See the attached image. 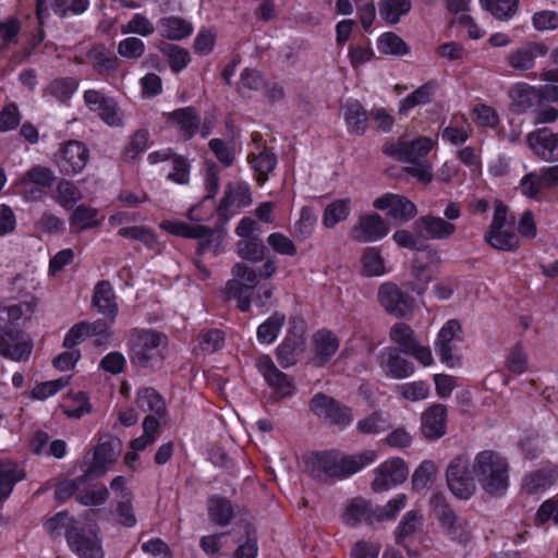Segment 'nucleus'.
I'll list each match as a JSON object with an SVG mask.
<instances>
[{
    "label": "nucleus",
    "instance_id": "f257e3e1",
    "mask_svg": "<svg viewBox=\"0 0 558 558\" xmlns=\"http://www.w3.org/2000/svg\"><path fill=\"white\" fill-rule=\"evenodd\" d=\"M375 458L376 452L373 450L350 456L335 450L322 451L314 453L306 460V469L311 476L317 481H327L332 477L343 478L371 464Z\"/></svg>",
    "mask_w": 558,
    "mask_h": 558
},
{
    "label": "nucleus",
    "instance_id": "f03ea898",
    "mask_svg": "<svg viewBox=\"0 0 558 558\" xmlns=\"http://www.w3.org/2000/svg\"><path fill=\"white\" fill-rule=\"evenodd\" d=\"M433 145L434 143L429 137H418L411 142L400 138L397 143L386 144L384 153L408 162L407 173L416 178L417 181L428 184L433 179V172L426 156L432 150Z\"/></svg>",
    "mask_w": 558,
    "mask_h": 558
},
{
    "label": "nucleus",
    "instance_id": "7ed1b4c3",
    "mask_svg": "<svg viewBox=\"0 0 558 558\" xmlns=\"http://www.w3.org/2000/svg\"><path fill=\"white\" fill-rule=\"evenodd\" d=\"M509 465L498 452L483 450L473 462V473L481 487L492 496H501L509 485Z\"/></svg>",
    "mask_w": 558,
    "mask_h": 558
},
{
    "label": "nucleus",
    "instance_id": "20e7f679",
    "mask_svg": "<svg viewBox=\"0 0 558 558\" xmlns=\"http://www.w3.org/2000/svg\"><path fill=\"white\" fill-rule=\"evenodd\" d=\"M167 345L165 333L153 329H134L130 337L131 362L144 368L159 365Z\"/></svg>",
    "mask_w": 558,
    "mask_h": 558
},
{
    "label": "nucleus",
    "instance_id": "39448f33",
    "mask_svg": "<svg viewBox=\"0 0 558 558\" xmlns=\"http://www.w3.org/2000/svg\"><path fill=\"white\" fill-rule=\"evenodd\" d=\"M430 505L444 534L449 539L460 544H468L472 539V530L469 522L456 514L441 494H434Z\"/></svg>",
    "mask_w": 558,
    "mask_h": 558
},
{
    "label": "nucleus",
    "instance_id": "423d86ee",
    "mask_svg": "<svg viewBox=\"0 0 558 558\" xmlns=\"http://www.w3.org/2000/svg\"><path fill=\"white\" fill-rule=\"evenodd\" d=\"M231 272L233 278L226 283V296L228 300H235L242 312H247L251 308L253 290L258 284V275L245 263H236Z\"/></svg>",
    "mask_w": 558,
    "mask_h": 558
},
{
    "label": "nucleus",
    "instance_id": "0eeeda50",
    "mask_svg": "<svg viewBox=\"0 0 558 558\" xmlns=\"http://www.w3.org/2000/svg\"><path fill=\"white\" fill-rule=\"evenodd\" d=\"M54 181L56 175L50 168L35 165L21 175L15 186L25 202L38 203L45 201L46 191L53 185Z\"/></svg>",
    "mask_w": 558,
    "mask_h": 558
},
{
    "label": "nucleus",
    "instance_id": "6e6552de",
    "mask_svg": "<svg viewBox=\"0 0 558 558\" xmlns=\"http://www.w3.org/2000/svg\"><path fill=\"white\" fill-rule=\"evenodd\" d=\"M308 407L314 415L331 426L345 428L353 421V414L349 407L323 392L314 395Z\"/></svg>",
    "mask_w": 558,
    "mask_h": 558
},
{
    "label": "nucleus",
    "instance_id": "1a4fd4ad",
    "mask_svg": "<svg viewBox=\"0 0 558 558\" xmlns=\"http://www.w3.org/2000/svg\"><path fill=\"white\" fill-rule=\"evenodd\" d=\"M446 480L450 492L459 499H469L476 490L470 460L465 456H457L450 461L446 470Z\"/></svg>",
    "mask_w": 558,
    "mask_h": 558
},
{
    "label": "nucleus",
    "instance_id": "9d476101",
    "mask_svg": "<svg viewBox=\"0 0 558 558\" xmlns=\"http://www.w3.org/2000/svg\"><path fill=\"white\" fill-rule=\"evenodd\" d=\"M252 140L253 148L247 154V162L254 173L256 183L263 186L276 170L278 159L274 149L263 142L259 133H253Z\"/></svg>",
    "mask_w": 558,
    "mask_h": 558
},
{
    "label": "nucleus",
    "instance_id": "9b49d317",
    "mask_svg": "<svg viewBox=\"0 0 558 558\" xmlns=\"http://www.w3.org/2000/svg\"><path fill=\"white\" fill-rule=\"evenodd\" d=\"M70 549L80 558H102L104 550L96 527L86 526L80 522L66 533Z\"/></svg>",
    "mask_w": 558,
    "mask_h": 558
},
{
    "label": "nucleus",
    "instance_id": "f8f14e48",
    "mask_svg": "<svg viewBox=\"0 0 558 558\" xmlns=\"http://www.w3.org/2000/svg\"><path fill=\"white\" fill-rule=\"evenodd\" d=\"M88 159V148L78 141H69L62 144L54 157L59 171L64 175L80 173L86 167Z\"/></svg>",
    "mask_w": 558,
    "mask_h": 558
},
{
    "label": "nucleus",
    "instance_id": "ddd939ff",
    "mask_svg": "<svg viewBox=\"0 0 558 558\" xmlns=\"http://www.w3.org/2000/svg\"><path fill=\"white\" fill-rule=\"evenodd\" d=\"M378 301L390 315L397 318L411 315L414 307V299L393 282H385L379 287Z\"/></svg>",
    "mask_w": 558,
    "mask_h": 558
},
{
    "label": "nucleus",
    "instance_id": "4468645a",
    "mask_svg": "<svg viewBox=\"0 0 558 558\" xmlns=\"http://www.w3.org/2000/svg\"><path fill=\"white\" fill-rule=\"evenodd\" d=\"M84 101L107 125L116 128L123 125V113L112 97L100 90L88 89L84 93Z\"/></svg>",
    "mask_w": 558,
    "mask_h": 558
},
{
    "label": "nucleus",
    "instance_id": "2eb2a0df",
    "mask_svg": "<svg viewBox=\"0 0 558 558\" xmlns=\"http://www.w3.org/2000/svg\"><path fill=\"white\" fill-rule=\"evenodd\" d=\"M268 386L280 397L288 398L294 395L295 385L291 377L281 372L269 355H260L255 363Z\"/></svg>",
    "mask_w": 558,
    "mask_h": 558
},
{
    "label": "nucleus",
    "instance_id": "dca6fc26",
    "mask_svg": "<svg viewBox=\"0 0 558 558\" xmlns=\"http://www.w3.org/2000/svg\"><path fill=\"white\" fill-rule=\"evenodd\" d=\"M526 144L533 154L545 162L558 161V133L539 128L526 135Z\"/></svg>",
    "mask_w": 558,
    "mask_h": 558
},
{
    "label": "nucleus",
    "instance_id": "f3484780",
    "mask_svg": "<svg viewBox=\"0 0 558 558\" xmlns=\"http://www.w3.org/2000/svg\"><path fill=\"white\" fill-rule=\"evenodd\" d=\"M558 186V163L543 167L538 171L525 174L520 182V190L523 195L530 198H538L544 190Z\"/></svg>",
    "mask_w": 558,
    "mask_h": 558
},
{
    "label": "nucleus",
    "instance_id": "a211bd4d",
    "mask_svg": "<svg viewBox=\"0 0 558 558\" xmlns=\"http://www.w3.org/2000/svg\"><path fill=\"white\" fill-rule=\"evenodd\" d=\"M408 468L400 458L389 459L375 469L372 489L375 493L388 490L403 483L408 476Z\"/></svg>",
    "mask_w": 558,
    "mask_h": 558
},
{
    "label": "nucleus",
    "instance_id": "6ab92c4d",
    "mask_svg": "<svg viewBox=\"0 0 558 558\" xmlns=\"http://www.w3.org/2000/svg\"><path fill=\"white\" fill-rule=\"evenodd\" d=\"M373 206L376 209L386 210L389 218L400 223L413 219L417 214L415 204L399 194L386 193L377 197Z\"/></svg>",
    "mask_w": 558,
    "mask_h": 558
},
{
    "label": "nucleus",
    "instance_id": "aec40b11",
    "mask_svg": "<svg viewBox=\"0 0 558 558\" xmlns=\"http://www.w3.org/2000/svg\"><path fill=\"white\" fill-rule=\"evenodd\" d=\"M388 232V225L378 214H365L359 217L350 236L354 241L368 243L385 238Z\"/></svg>",
    "mask_w": 558,
    "mask_h": 558
},
{
    "label": "nucleus",
    "instance_id": "412c9836",
    "mask_svg": "<svg viewBox=\"0 0 558 558\" xmlns=\"http://www.w3.org/2000/svg\"><path fill=\"white\" fill-rule=\"evenodd\" d=\"M33 344L29 337L21 331L0 328V355L13 360H27Z\"/></svg>",
    "mask_w": 558,
    "mask_h": 558
},
{
    "label": "nucleus",
    "instance_id": "4be33fe9",
    "mask_svg": "<svg viewBox=\"0 0 558 558\" xmlns=\"http://www.w3.org/2000/svg\"><path fill=\"white\" fill-rule=\"evenodd\" d=\"M548 51L549 48L546 44L529 41L509 52L506 61L514 71L526 72L534 68L537 58L545 57Z\"/></svg>",
    "mask_w": 558,
    "mask_h": 558
},
{
    "label": "nucleus",
    "instance_id": "5701e85b",
    "mask_svg": "<svg viewBox=\"0 0 558 558\" xmlns=\"http://www.w3.org/2000/svg\"><path fill=\"white\" fill-rule=\"evenodd\" d=\"M160 227L168 233L186 238V239H199L197 253L203 254L206 252L210 243L216 240V234L213 229L202 225H189L186 222L179 221H163Z\"/></svg>",
    "mask_w": 558,
    "mask_h": 558
},
{
    "label": "nucleus",
    "instance_id": "b1692460",
    "mask_svg": "<svg viewBox=\"0 0 558 558\" xmlns=\"http://www.w3.org/2000/svg\"><path fill=\"white\" fill-rule=\"evenodd\" d=\"M461 331V325L456 319H450L440 329L435 349L442 363L448 366H454L459 363V357L454 353L456 342L459 341V332Z\"/></svg>",
    "mask_w": 558,
    "mask_h": 558
},
{
    "label": "nucleus",
    "instance_id": "393cba45",
    "mask_svg": "<svg viewBox=\"0 0 558 558\" xmlns=\"http://www.w3.org/2000/svg\"><path fill=\"white\" fill-rule=\"evenodd\" d=\"M395 347L385 348L377 356L379 366L384 374L393 379H403L414 373V365L402 357Z\"/></svg>",
    "mask_w": 558,
    "mask_h": 558
},
{
    "label": "nucleus",
    "instance_id": "a878e982",
    "mask_svg": "<svg viewBox=\"0 0 558 558\" xmlns=\"http://www.w3.org/2000/svg\"><path fill=\"white\" fill-rule=\"evenodd\" d=\"M414 229L425 240H445L454 234L457 227L440 217L426 215L414 222Z\"/></svg>",
    "mask_w": 558,
    "mask_h": 558
},
{
    "label": "nucleus",
    "instance_id": "bb28decb",
    "mask_svg": "<svg viewBox=\"0 0 558 558\" xmlns=\"http://www.w3.org/2000/svg\"><path fill=\"white\" fill-rule=\"evenodd\" d=\"M424 526V515L418 510H410L408 511L395 529L393 535L395 541L398 545L402 546L408 555H417V551L412 550L408 541L415 537L423 531Z\"/></svg>",
    "mask_w": 558,
    "mask_h": 558
},
{
    "label": "nucleus",
    "instance_id": "cd10ccee",
    "mask_svg": "<svg viewBox=\"0 0 558 558\" xmlns=\"http://www.w3.org/2000/svg\"><path fill=\"white\" fill-rule=\"evenodd\" d=\"M36 16L40 25L49 16V8L64 17L69 13L81 14L88 8V0H35Z\"/></svg>",
    "mask_w": 558,
    "mask_h": 558
},
{
    "label": "nucleus",
    "instance_id": "c85d7f7f",
    "mask_svg": "<svg viewBox=\"0 0 558 558\" xmlns=\"http://www.w3.org/2000/svg\"><path fill=\"white\" fill-rule=\"evenodd\" d=\"M511 106L517 113H525L534 109L538 100H542V87L527 83H517L509 90Z\"/></svg>",
    "mask_w": 558,
    "mask_h": 558
},
{
    "label": "nucleus",
    "instance_id": "c756f323",
    "mask_svg": "<svg viewBox=\"0 0 558 558\" xmlns=\"http://www.w3.org/2000/svg\"><path fill=\"white\" fill-rule=\"evenodd\" d=\"M167 121L179 130L185 141H189L197 133L202 119L194 107H184L169 112Z\"/></svg>",
    "mask_w": 558,
    "mask_h": 558
},
{
    "label": "nucleus",
    "instance_id": "7c9ffc66",
    "mask_svg": "<svg viewBox=\"0 0 558 558\" xmlns=\"http://www.w3.org/2000/svg\"><path fill=\"white\" fill-rule=\"evenodd\" d=\"M447 409L442 404H434L422 414L421 430L425 438L434 440L446 434Z\"/></svg>",
    "mask_w": 558,
    "mask_h": 558
},
{
    "label": "nucleus",
    "instance_id": "2f4dec72",
    "mask_svg": "<svg viewBox=\"0 0 558 558\" xmlns=\"http://www.w3.org/2000/svg\"><path fill=\"white\" fill-rule=\"evenodd\" d=\"M75 61L80 64L90 63L100 75L113 73L119 66V59L104 45H96L90 48L86 53V60L82 57H75Z\"/></svg>",
    "mask_w": 558,
    "mask_h": 558
},
{
    "label": "nucleus",
    "instance_id": "473e14b6",
    "mask_svg": "<svg viewBox=\"0 0 558 558\" xmlns=\"http://www.w3.org/2000/svg\"><path fill=\"white\" fill-rule=\"evenodd\" d=\"M92 304L100 314L109 317L110 324L114 322L118 305L113 288L109 281L101 280L95 286Z\"/></svg>",
    "mask_w": 558,
    "mask_h": 558
},
{
    "label": "nucleus",
    "instance_id": "72a5a7b5",
    "mask_svg": "<svg viewBox=\"0 0 558 558\" xmlns=\"http://www.w3.org/2000/svg\"><path fill=\"white\" fill-rule=\"evenodd\" d=\"M118 457L117 445L113 441H101L94 450V459L87 469V476H101L114 463Z\"/></svg>",
    "mask_w": 558,
    "mask_h": 558
},
{
    "label": "nucleus",
    "instance_id": "f704fd0d",
    "mask_svg": "<svg viewBox=\"0 0 558 558\" xmlns=\"http://www.w3.org/2000/svg\"><path fill=\"white\" fill-rule=\"evenodd\" d=\"M34 298L25 301L8 300L0 303V322L17 324L20 320L28 319L35 310Z\"/></svg>",
    "mask_w": 558,
    "mask_h": 558
},
{
    "label": "nucleus",
    "instance_id": "c9c22d12",
    "mask_svg": "<svg viewBox=\"0 0 558 558\" xmlns=\"http://www.w3.org/2000/svg\"><path fill=\"white\" fill-rule=\"evenodd\" d=\"M343 116L351 134L361 136L366 132L369 113L357 100H348L345 102Z\"/></svg>",
    "mask_w": 558,
    "mask_h": 558
},
{
    "label": "nucleus",
    "instance_id": "e433bc0d",
    "mask_svg": "<svg viewBox=\"0 0 558 558\" xmlns=\"http://www.w3.org/2000/svg\"><path fill=\"white\" fill-rule=\"evenodd\" d=\"M339 341L337 337L327 330H319L314 336V357L313 363L316 366L325 365L337 352Z\"/></svg>",
    "mask_w": 558,
    "mask_h": 558
},
{
    "label": "nucleus",
    "instance_id": "4c0bfd02",
    "mask_svg": "<svg viewBox=\"0 0 558 558\" xmlns=\"http://www.w3.org/2000/svg\"><path fill=\"white\" fill-rule=\"evenodd\" d=\"M558 480V469H541L526 474L522 487L529 495H535L548 489Z\"/></svg>",
    "mask_w": 558,
    "mask_h": 558
},
{
    "label": "nucleus",
    "instance_id": "58836bf2",
    "mask_svg": "<svg viewBox=\"0 0 558 558\" xmlns=\"http://www.w3.org/2000/svg\"><path fill=\"white\" fill-rule=\"evenodd\" d=\"M484 241L490 247L502 252H515L520 247V236L513 228L487 229Z\"/></svg>",
    "mask_w": 558,
    "mask_h": 558
},
{
    "label": "nucleus",
    "instance_id": "ea45409f",
    "mask_svg": "<svg viewBox=\"0 0 558 558\" xmlns=\"http://www.w3.org/2000/svg\"><path fill=\"white\" fill-rule=\"evenodd\" d=\"M207 511L210 521L219 526L228 525L234 514L231 501L219 495H213L208 498Z\"/></svg>",
    "mask_w": 558,
    "mask_h": 558
},
{
    "label": "nucleus",
    "instance_id": "a19ab883",
    "mask_svg": "<svg viewBox=\"0 0 558 558\" xmlns=\"http://www.w3.org/2000/svg\"><path fill=\"white\" fill-rule=\"evenodd\" d=\"M437 88L438 83L435 80H430L416 88L413 93L401 100L399 107L400 114H407L416 106L429 104L433 100Z\"/></svg>",
    "mask_w": 558,
    "mask_h": 558
},
{
    "label": "nucleus",
    "instance_id": "79ce46f5",
    "mask_svg": "<svg viewBox=\"0 0 558 558\" xmlns=\"http://www.w3.org/2000/svg\"><path fill=\"white\" fill-rule=\"evenodd\" d=\"M158 31L162 37L181 40L192 34L193 26L182 17L167 16L159 20Z\"/></svg>",
    "mask_w": 558,
    "mask_h": 558
},
{
    "label": "nucleus",
    "instance_id": "37998d69",
    "mask_svg": "<svg viewBox=\"0 0 558 558\" xmlns=\"http://www.w3.org/2000/svg\"><path fill=\"white\" fill-rule=\"evenodd\" d=\"M25 477V473L16 463L0 460V501L7 499L14 485Z\"/></svg>",
    "mask_w": 558,
    "mask_h": 558
},
{
    "label": "nucleus",
    "instance_id": "c03bdc74",
    "mask_svg": "<svg viewBox=\"0 0 558 558\" xmlns=\"http://www.w3.org/2000/svg\"><path fill=\"white\" fill-rule=\"evenodd\" d=\"M235 207L234 197L231 196V183L226 186L223 197L216 208L218 215V222L213 229L216 234L217 245H219L226 234V226L228 225L230 217L232 216L231 208Z\"/></svg>",
    "mask_w": 558,
    "mask_h": 558
},
{
    "label": "nucleus",
    "instance_id": "a18cd8bd",
    "mask_svg": "<svg viewBox=\"0 0 558 558\" xmlns=\"http://www.w3.org/2000/svg\"><path fill=\"white\" fill-rule=\"evenodd\" d=\"M267 86L264 75L252 69H245L238 83V93L244 99H251L255 92H260Z\"/></svg>",
    "mask_w": 558,
    "mask_h": 558
},
{
    "label": "nucleus",
    "instance_id": "49530a36",
    "mask_svg": "<svg viewBox=\"0 0 558 558\" xmlns=\"http://www.w3.org/2000/svg\"><path fill=\"white\" fill-rule=\"evenodd\" d=\"M238 548L233 553V558H256L258 553V538L256 529L246 524L243 533L236 539Z\"/></svg>",
    "mask_w": 558,
    "mask_h": 558
},
{
    "label": "nucleus",
    "instance_id": "de8ad7c7",
    "mask_svg": "<svg viewBox=\"0 0 558 558\" xmlns=\"http://www.w3.org/2000/svg\"><path fill=\"white\" fill-rule=\"evenodd\" d=\"M344 521L352 525L362 521L373 524L376 522L374 519V509L372 505L364 499H353L345 509Z\"/></svg>",
    "mask_w": 558,
    "mask_h": 558
},
{
    "label": "nucleus",
    "instance_id": "09e8293b",
    "mask_svg": "<svg viewBox=\"0 0 558 558\" xmlns=\"http://www.w3.org/2000/svg\"><path fill=\"white\" fill-rule=\"evenodd\" d=\"M390 340L398 345V350L407 354L414 349L417 342L415 331L405 323H396L389 331Z\"/></svg>",
    "mask_w": 558,
    "mask_h": 558
},
{
    "label": "nucleus",
    "instance_id": "8fccbe9b",
    "mask_svg": "<svg viewBox=\"0 0 558 558\" xmlns=\"http://www.w3.org/2000/svg\"><path fill=\"white\" fill-rule=\"evenodd\" d=\"M351 213V199L340 198L328 204L324 210L323 225L331 229L344 221Z\"/></svg>",
    "mask_w": 558,
    "mask_h": 558
},
{
    "label": "nucleus",
    "instance_id": "3c124183",
    "mask_svg": "<svg viewBox=\"0 0 558 558\" xmlns=\"http://www.w3.org/2000/svg\"><path fill=\"white\" fill-rule=\"evenodd\" d=\"M97 216V209L80 205L73 210L70 217V226L75 232H83L100 223Z\"/></svg>",
    "mask_w": 558,
    "mask_h": 558
},
{
    "label": "nucleus",
    "instance_id": "603ef678",
    "mask_svg": "<svg viewBox=\"0 0 558 558\" xmlns=\"http://www.w3.org/2000/svg\"><path fill=\"white\" fill-rule=\"evenodd\" d=\"M484 10L499 21H509L518 12L519 0H480Z\"/></svg>",
    "mask_w": 558,
    "mask_h": 558
},
{
    "label": "nucleus",
    "instance_id": "864d4df0",
    "mask_svg": "<svg viewBox=\"0 0 558 558\" xmlns=\"http://www.w3.org/2000/svg\"><path fill=\"white\" fill-rule=\"evenodd\" d=\"M137 407L143 411H149L161 417L166 412V403L162 397L154 388H144L138 391L136 398Z\"/></svg>",
    "mask_w": 558,
    "mask_h": 558
},
{
    "label": "nucleus",
    "instance_id": "5fc2aeb1",
    "mask_svg": "<svg viewBox=\"0 0 558 558\" xmlns=\"http://www.w3.org/2000/svg\"><path fill=\"white\" fill-rule=\"evenodd\" d=\"M391 427L390 415L383 411H375L360 420L356 428L362 434H379Z\"/></svg>",
    "mask_w": 558,
    "mask_h": 558
},
{
    "label": "nucleus",
    "instance_id": "6e6d98bb",
    "mask_svg": "<svg viewBox=\"0 0 558 558\" xmlns=\"http://www.w3.org/2000/svg\"><path fill=\"white\" fill-rule=\"evenodd\" d=\"M238 254L250 262H260L265 258L267 247L259 236L251 239H241L236 243Z\"/></svg>",
    "mask_w": 558,
    "mask_h": 558
},
{
    "label": "nucleus",
    "instance_id": "4d7b16f0",
    "mask_svg": "<svg viewBox=\"0 0 558 558\" xmlns=\"http://www.w3.org/2000/svg\"><path fill=\"white\" fill-rule=\"evenodd\" d=\"M77 88V82L72 77L53 80L44 90L45 97H51L60 102L71 98Z\"/></svg>",
    "mask_w": 558,
    "mask_h": 558
},
{
    "label": "nucleus",
    "instance_id": "13d9d810",
    "mask_svg": "<svg viewBox=\"0 0 558 558\" xmlns=\"http://www.w3.org/2000/svg\"><path fill=\"white\" fill-rule=\"evenodd\" d=\"M411 10L410 0H380L379 14L389 24H396Z\"/></svg>",
    "mask_w": 558,
    "mask_h": 558
},
{
    "label": "nucleus",
    "instance_id": "bf43d9fd",
    "mask_svg": "<svg viewBox=\"0 0 558 558\" xmlns=\"http://www.w3.org/2000/svg\"><path fill=\"white\" fill-rule=\"evenodd\" d=\"M284 322L286 316L283 314H272L257 328L258 341L266 344L272 343L277 339Z\"/></svg>",
    "mask_w": 558,
    "mask_h": 558
},
{
    "label": "nucleus",
    "instance_id": "052dcab7",
    "mask_svg": "<svg viewBox=\"0 0 558 558\" xmlns=\"http://www.w3.org/2000/svg\"><path fill=\"white\" fill-rule=\"evenodd\" d=\"M78 523L80 521L70 515L68 511H60L47 519L44 523V527L50 536L56 537L60 536L62 531H64L66 535L68 531L72 527H76Z\"/></svg>",
    "mask_w": 558,
    "mask_h": 558
},
{
    "label": "nucleus",
    "instance_id": "680f3d73",
    "mask_svg": "<svg viewBox=\"0 0 558 558\" xmlns=\"http://www.w3.org/2000/svg\"><path fill=\"white\" fill-rule=\"evenodd\" d=\"M53 198L62 207L71 208L81 201L82 193L73 182L61 179L57 184Z\"/></svg>",
    "mask_w": 558,
    "mask_h": 558
},
{
    "label": "nucleus",
    "instance_id": "e2e57ef3",
    "mask_svg": "<svg viewBox=\"0 0 558 558\" xmlns=\"http://www.w3.org/2000/svg\"><path fill=\"white\" fill-rule=\"evenodd\" d=\"M118 234L122 238L140 241L146 247L155 250L158 247V241L151 229L145 226H132L119 229Z\"/></svg>",
    "mask_w": 558,
    "mask_h": 558
},
{
    "label": "nucleus",
    "instance_id": "0e129e2a",
    "mask_svg": "<svg viewBox=\"0 0 558 558\" xmlns=\"http://www.w3.org/2000/svg\"><path fill=\"white\" fill-rule=\"evenodd\" d=\"M161 51L167 57L170 69L175 73L186 68L191 61L190 52L178 45L166 44Z\"/></svg>",
    "mask_w": 558,
    "mask_h": 558
},
{
    "label": "nucleus",
    "instance_id": "69168bd1",
    "mask_svg": "<svg viewBox=\"0 0 558 558\" xmlns=\"http://www.w3.org/2000/svg\"><path fill=\"white\" fill-rule=\"evenodd\" d=\"M363 274L368 277L385 274V263L380 252L376 247H367L362 256Z\"/></svg>",
    "mask_w": 558,
    "mask_h": 558
},
{
    "label": "nucleus",
    "instance_id": "338daca9",
    "mask_svg": "<svg viewBox=\"0 0 558 558\" xmlns=\"http://www.w3.org/2000/svg\"><path fill=\"white\" fill-rule=\"evenodd\" d=\"M377 46L378 50L385 54L404 56L409 52V47L404 40L391 32L383 34Z\"/></svg>",
    "mask_w": 558,
    "mask_h": 558
},
{
    "label": "nucleus",
    "instance_id": "774afa93",
    "mask_svg": "<svg viewBox=\"0 0 558 558\" xmlns=\"http://www.w3.org/2000/svg\"><path fill=\"white\" fill-rule=\"evenodd\" d=\"M317 218L311 207L301 209L300 219L294 223L293 235L301 241L308 239L314 232Z\"/></svg>",
    "mask_w": 558,
    "mask_h": 558
}]
</instances>
